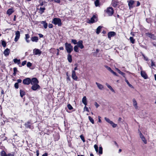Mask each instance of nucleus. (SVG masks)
<instances>
[{
  "instance_id": "obj_1",
  "label": "nucleus",
  "mask_w": 156,
  "mask_h": 156,
  "mask_svg": "<svg viewBox=\"0 0 156 156\" xmlns=\"http://www.w3.org/2000/svg\"><path fill=\"white\" fill-rule=\"evenodd\" d=\"M65 48L68 54L71 53L73 50V47L70 43H66L65 44Z\"/></svg>"
},
{
  "instance_id": "obj_2",
  "label": "nucleus",
  "mask_w": 156,
  "mask_h": 156,
  "mask_svg": "<svg viewBox=\"0 0 156 156\" xmlns=\"http://www.w3.org/2000/svg\"><path fill=\"white\" fill-rule=\"evenodd\" d=\"M52 23L55 25H57L58 26H61L62 25L61 20L59 18H54L52 21Z\"/></svg>"
},
{
  "instance_id": "obj_3",
  "label": "nucleus",
  "mask_w": 156,
  "mask_h": 156,
  "mask_svg": "<svg viewBox=\"0 0 156 156\" xmlns=\"http://www.w3.org/2000/svg\"><path fill=\"white\" fill-rule=\"evenodd\" d=\"M98 20L97 17L95 15H94L88 22L89 23H93L97 22Z\"/></svg>"
},
{
  "instance_id": "obj_4",
  "label": "nucleus",
  "mask_w": 156,
  "mask_h": 156,
  "mask_svg": "<svg viewBox=\"0 0 156 156\" xmlns=\"http://www.w3.org/2000/svg\"><path fill=\"white\" fill-rule=\"evenodd\" d=\"M106 12L109 16H112L114 12L113 8L112 7L107 8Z\"/></svg>"
},
{
  "instance_id": "obj_5",
  "label": "nucleus",
  "mask_w": 156,
  "mask_h": 156,
  "mask_svg": "<svg viewBox=\"0 0 156 156\" xmlns=\"http://www.w3.org/2000/svg\"><path fill=\"white\" fill-rule=\"evenodd\" d=\"M40 86L38 84V83H37L32 85L31 88L33 90L35 91L38 89H40Z\"/></svg>"
},
{
  "instance_id": "obj_6",
  "label": "nucleus",
  "mask_w": 156,
  "mask_h": 156,
  "mask_svg": "<svg viewBox=\"0 0 156 156\" xmlns=\"http://www.w3.org/2000/svg\"><path fill=\"white\" fill-rule=\"evenodd\" d=\"M31 82V79L29 78H27L24 79L23 81L24 84L29 85Z\"/></svg>"
},
{
  "instance_id": "obj_7",
  "label": "nucleus",
  "mask_w": 156,
  "mask_h": 156,
  "mask_svg": "<svg viewBox=\"0 0 156 156\" xmlns=\"http://www.w3.org/2000/svg\"><path fill=\"white\" fill-rule=\"evenodd\" d=\"M135 2V1L133 0H130L128 2V6L130 9L133 8L134 7V4Z\"/></svg>"
},
{
  "instance_id": "obj_8",
  "label": "nucleus",
  "mask_w": 156,
  "mask_h": 156,
  "mask_svg": "<svg viewBox=\"0 0 156 156\" xmlns=\"http://www.w3.org/2000/svg\"><path fill=\"white\" fill-rule=\"evenodd\" d=\"M33 54L35 55H38L40 56L41 53V51L39 49L35 48L33 51Z\"/></svg>"
},
{
  "instance_id": "obj_9",
  "label": "nucleus",
  "mask_w": 156,
  "mask_h": 156,
  "mask_svg": "<svg viewBox=\"0 0 156 156\" xmlns=\"http://www.w3.org/2000/svg\"><path fill=\"white\" fill-rule=\"evenodd\" d=\"M16 36L14 39V41L17 42L19 39L20 37V33L19 31H17L16 32Z\"/></svg>"
},
{
  "instance_id": "obj_10",
  "label": "nucleus",
  "mask_w": 156,
  "mask_h": 156,
  "mask_svg": "<svg viewBox=\"0 0 156 156\" xmlns=\"http://www.w3.org/2000/svg\"><path fill=\"white\" fill-rule=\"evenodd\" d=\"M39 83V81L36 78H33L31 79L30 83L32 85Z\"/></svg>"
},
{
  "instance_id": "obj_11",
  "label": "nucleus",
  "mask_w": 156,
  "mask_h": 156,
  "mask_svg": "<svg viewBox=\"0 0 156 156\" xmlns=\"http://www.w3.org/2000/svg\"><path fill=\"white\" fill-rule=\"evenodd\" d=\"M72 78L74 80H76V81H77L78 77L76 75L75 71L74 70H72Z\"/></svg>"
},
{
  "instance_id": "obj_12",
  "label": "nucleus",
  "mask_w": 156,
  "mask_h": 156,
  "mask_svg": "<svg viewBox=\"0 0 156 156\" xmlns=\"http://www.w3.org/2000/svg\"><path fill=\"white\" fill-rule=\"evenodd\" d=\"M146 36L153 40L156 39V36H155L153 34L149 33H146Z\"/></svg>"
},
{
  "instance_id": "obj_13",
  "label": "nucleus",
  "mask_w": 156,
  "mask_h": 156,
  "mask_svg": "<svg viewBox=\"0 0 156 156\" xmlns=\"http://www.w3.org/2000/svg\"><path fill=\"white\" fill-rule=\"evenodd\" d=\"M83 42L81 40L79 41L77 43V45L78 46V47L81 49H82L84 48V46L83 45Z\"/></svg>"
},
{
  "instance_id": "obj_14",
  "label": "nucleus",
  "mask_w": 156,
  "mask_h": 156,
  "mask_svg": "<svg viewBox=\"0 0 156 156\" xmlns=\"http://www.w3.org/2000/svg\"><path fill=\"white\" fill-rule=\"evenodd\" d=\"M140 74L142 77L146 79L148 78V76L144 71L142 70L140 72Z\"/></svg>"
},
{
  "instance_id": "obj_15",
  "label": "nucleus",
  "mask_w": 156,
  "mask_h": 156,
  "mask_svg": "<svg viewBox=\"0 0 156 156\" xmlns=\"http://www.w3.org/2000/svg\"><path fill=\"white\" fill-rule=\"evenodd\" d=\"M116 34L114 32H110L108 33V37L109 39H111V37H114Z\"/></svg>"
},
{
  "instance_id": "obj_16",
  "label": "nucleus",
  "mask_w": 156,
  "mask_h": 156,
  "mask_svg": "<svg viewBox=\"0 0 156 156\" xmlns=\"http://www.w3.org/2000/svg\"><path fill=\"white\" fill-rule=\"evenodd\" d=\"M139 135L140 137L142 139L143 141L144 142V143L145 144H146L147 143V141L146 140L144 136L142 134V133H141V132H140L139 133Z\"/></svg>"
},
{
  "instance_id": "obj_17",
  "label": "nucleus",
  "mask_w": 156,
  "mask_h": 156,
  "mask_svg": "<svg viewBox=\"0 0 156 156\" xmlns=\"http://www.w3.org/2000/svg\"><path fill=\"white\" fill-rule=\"evenodd\" d=\"M133 105L135 108L137 109L138 108V106H137V103L135 99H133Z\"/></svg>"
},
{
  "instance_id": "obj_18",
  "label": "nucleus",
  "mask_w": 156,
  "mask_h": 156,
  "mask_svg": "<svg viewBox=\"0 0 156 156\" xmlns=\"http://www.w3.org/2000/svg\"><path fill=\"white\" fill-rule=\"evenodd\" d=\"M31 40L33 42H37L38 41V38L37 37L34 36L31 37Z\"/></svg>"
},
{
  "instance_id": "obj_19",
  "label": "nucleus",
  "mask_w": 156,
  "mask_h": 156,
  "mask_svg": "<svg viewBox=\"0 0 156 156\" xmlns=\"http://www.w3.org/2000/svg\"><path fill=\"white\" fill-rule=\"evenodd\" d=\"M1 156H14L13 154H8L6 155L5 152L4 151H2L1 152Z\"/></svg>"
},
{
  "instance_id": "obj_20",
  "label": "nucleus",
  "mask_w": 156,
  "mask_h": 156,
  "mask_svg": "<svg viewBox=\"0 0 156 156\" xmlns=\"http://www.w3.org/2000/svg\"><path fill=\"white\" fill-rule=\"evenodd\" d=\"M9 49L8 48H7L5 50L4 52V54L5 56H8L9 55Z\"/></svg>"
},
{
  "instance_id": "obj_21",
  "label": "nucleus",
  "mask_w": 156,
  "mask_h": 156,
  "mask_svg": "<svg viewBox=\"0 0 156 156\" xmlns=\"http://www.w3.org/2000/svg\"><path fill=\"white\" fill-rule=\"evenodd\" d=\"M14 10L12 9H8L7 12V14L9 15H11L13 12Z\"/></svg>"
},
{
  "instance_id": "obj_22",
  "label": "nucleus",
  "mask_w": 156,
  "mask_h": 156,
  "mask_svg": "<svg viewBox=\"0 0 156 156\" xmlns=\"http://www.w3.org/2000/svg\"><path fill=\"white\" fill-rule=\"evenodd\" d=\"M82 102L85 106L87 105V99L86 96H84L82 98Z\"/></svg>"
},
{
  "instance_id": "obj_23",
  "label": "nucleus",
  "mask_w": 156,
  "mask_h": 156,
  "mask_svg": "<svg viewBox=\"0 0 156 156\" xmlns=\"http://www.w3.org/2000/svg\"><path fill=\"white\" fill-rule=\"evenodd\" d=\"M96 84L99 89L102 90L103 88V86L102 84L97 82H96Z\"/></svg>"
},
{
  "instance_id": "obj_24",
  "label": "nucleus",
  "mask_w": 156,
  "mask_h": 156,
  "mask_svg": "<svg viewBox=\"0 0 156 156\" xmlns=\"http://www.w3.org/2000/svg\"><path fill=\"white\" fill-rule=\"evenodd\" d=\"M25 39L26 40V41L28 43H29L30 42V40L28 39L30 37L29 35L28 34H27L25 35Z\"/></svg>"
},
{
  "instance_id": "obj_25",
  "label": "nucleus",
  "mask_w": 156,
  "mask_h": 156,
  "mask_svg": "<svg viewBox=\"0 0 156 156\" xmlns=\"http://www.w3.org/2000/svg\"><path fill=\"white\" fill-rule=\"evenodd\" d=\"M67 59L69 62L71 63L72 62V56L69 54L67 55Z\"/></svg>"
},
{
  "instance_id": "obj_26",
  "label": "nucleus",
  "mask_w": 156,
  "mask_h": 156,
  "mask_svg": "<svg viewBox=\"0 0 156 156\" xmlns=\"http://www.w3.org/2000/svg\"><path fill=\"white\" fill-rule=\"evenodd\" d=\"M13 61L15 63H17L18 65H19L20 63V59L15 58L13 60Z\"/></svg>"
},
{
  "instance_id": "obj_27",
  "label": "nucleus",
  "mask_w": 156,
  "mask_h": 156,
  "mask_svg": "<svg viewBox=\"0 0 156 156\" xmlns=\"http://www.w3.org/2000/svg\"><path fill=\"white\" fill-rule=\"evenodd\" d=\"M41 23V24L43 25L45 29H46L47 28L48 24L45 21H42Z\"/></svg>"
},
{
  "instance_id": "obj_28",
  "label": "nucleus",
  "mask_w": 156,
  "mask_h": 156,
  "mask_svg": "<svg viewBox=\"0 0 156 156\" xmlns=\"http://www.w3.org/2000/svg\"><path fill=\"white\" fill-rule=\"evenodd\" d=\"M101 28L102 27L99 26L97 29L96 33L98 34L101 32Z\"/></svg>"
},
{
  "instance_id": "obj_29",
  "label": "nucleus",
  "mask_w": 156,
  "mask_h": 156,
  "mask_svg": "<svg viewBox=\"0 0 156 156\" xmlns=\"http://www.w3.org/2000/svg\"><path fill=\"white\" fill-rule=\"evenodd\" d=\"M105 119L107 122L109 123L110 124H111L112 123V122H113L112 121L110 120L107 117H105Z\"/></svg>"
},
{
  "instance_id": "obj_30",
  "label": "nucleus",
  "mask_w": 156,
  "mask_h": 156,
  "mask_svg": "<svg viewBox=\"0 0 156 156\" xmlns=\"http://www.w3.org/2000/svg\"><path fill=\"white\" fill-rule=\"evenodd\" d=\"M20 96L21 97H23L25 95V92L22 90H20Z\"/></svg>"
},
{
  "instance_id": "obj_31",
  "label": "nucleus",
  "mask_w": 156,
  "mask_h": 156,
  "mask_svg": "<svg viewBox=\"0 0 156 156\" xmlns=\"http://www.w3.org/2000/svg\"><path fill=\"white\" fill-rule=\"evenodd\" d=\"M78 47L77 45H75L74 48V49L75 51L76 52H78L79 51Z\"/></svg>"
},
{
  "instance_id": "obj_32",
  "label": "nucleus",
  "mask_w": 156,
  "mask_h": 156,
  "mask_svg": "<svg viewBox=\"0 0 156 156\" xmlns=\"http://www.w3.org/2000/svg\"><path fill=\"white\" fill-rule=\"evenodd\" d=\"M1 42L3 46L4 47H5L6 45L5 41L4 40H2L1 41Z\"/></svg>"
},
{
  "instance_id": "obj_33",
  "label": "nucleus",
  "mask_w": 156,
  "mask_h": 156,
  "mask_svg": "<svg viewBox=\"0 0 156 156\" xmlns=\"http://www.w3.org/2000/svg\"><path fill=\"white\" fill-rule=\"evenodd\" d=\"M129 40L131 43L132 44H134L135 42V40L134 39L133 37H131L129 38Z\"/></svg>"
},
{
  "instance_id": "obj_34",
  "label": "nucleus",
  "mask_w": 156,
  "mask_h": 156,
  "mask_svg": "<svg viewBox=\"0 0 156 156\" xmlns=\"http://www.w3.org/2000/svg\"><path fill=\"white\" fill-rule=\"evenodd\" d=\"M88 119L93 124L94 123V119L90 116H88Z\"/></svg>"
},
{
  "instance_id": "obj_35",
  "label": "nucleus",
  "mask_w": 156,
  "mask_h": 156,
  "mask_svg": "<svg viewBox=\"0 0 156 156\" xmlns=\"http://www.w3.org/2000/svg\"><path fill=\"white\" fill-rule=\"evenodd\" d=\"M95 4L96 6H98L99 5V0H96L95 2Z\"/></svg>"
},
{
  "instance_id": "obj_36",
  "label": "nucleus",
  "mask_w": 156,
  "mask_h": 156,
  "mask_svg": "<svg viewBox=\"0 0 156 156\" xmlns=\"http://www.w3.org/2000/svg\"><path fill=\"white\" fill-rule=\"evenodd\" d=\"M45 9V8L41 7L40 8V11L41 13L42 14L43 12H44Z\"/></svg>"
},
{
  "instance_id": "obj_37",
  "label": "nucleus",
  "mask_w": 156,
  "mask_h": 156,
  "mask_svg": "<svg viewBox=\"0 0 156 156\" xmlns=\"http://www.w3.org/2000/svg\"><path fill=\"white\" fill-rule=\"evenodd\" d=\"M98 152L100 154H102V148L101 147H99V151Z\"/></svg>"
},
{
  "instance_id": "obj_38",
  "label": "nucleus",
  "mask_w": 156,
  "mask_h": 156,
  "mask_svg": "<svg viewBox=\"0 0 156 156\" xmlns=\"http://www.w3.org/2000/svg\"><path fill=\"white\" fill-rule=\"evenodd\" d=\"M80 137L81 138V139L82 140V141H83V142L84 143L85 142V141L84 138L83 136L82 135H81L80 136Z\"/></svg>"
},
{
  "instance_id": "obj_39",
  "label": "nucleus",
  "mask_w": 156,
  "mask_h": 156,
  "mask_svg": "<svg viewBox=\"0 0 156 156\" xmlns=\"http://www.w3.org/2000/svg\"><path fill=\"white\" fill-rule=\"evenodd\" d=\"M113 128H115L117 126V124H115L113 122L111 124Z\"/></svg>"
},
{
  "instance_id": "obj_40",
  "label": "nucleus",
  "mask_w": 156,
  "mask_h": 156,
  "mask_svg": "<svg viewBox=\"0 0 156 156\" xmlns=\"http://www.w3.org/2000/svg\"><path fill=\"white\" fill-rule=\"evenodd\" d=\"M30 122H28L27 123L25 124V125L26 127H29L30 126Z\"/></svg>"
},
{
  "instance_id": "obj_41",
  "label": "nucleus",
  "mask_w": 156,
  "mask_h": 156,
  "mask_svg": "<svg viewBox=\"0 0 156 156\" xmlns=\"http://www.w3.org/2000/svg\"><path fill=\"white\" fill-rule=\"evenodd\" d=\"M71 42L74 44H77V42L76 40L72 39L71 40Z\"/></svg>"
},
{
  "instance_id": "obj_42",
  "label": "nucleus",
  "mask_w": 156,
  "mask_h": 156,
  "mask_svg": "<svg viewBox=\"0 0 156 156\" xmlns=\"http://www.w3.org/2000/svg\"><path fill=\"white\" fill-rule=\"evenodd\" d=\"M67 107L69 109V110H72L73 108V107L70 104L68 105Z\"/></svg>"
},
{
  "instance_id": "obj_43",
  "label": "nucleus",
  "mask_w": 156,
  "mask_h": 156,
  "mask_svg": "<svg viewBox=\"0 0 156 156\" xmlns=\"http://www.w3.org/2000/svg\"><path fill=\"white\" fill-rule=\"evenodd\" d=\"M94 147L95 150L97 152H98V146L97 145L95 144L94 145Z\"/></svg>"
},
{
  "instance_id": "obj_44",
  "label": "nucleus",
  "mask_w": 156,
  "mask_h": 156,
  "mask_svg": "<svg viewBox=\"0 0 156 156\" xmlns=\"http://www.w3.org/2000/svg\"><path fill=\"white\" fill-rule=\"evenodd\" d=\"M125 81L130 87H132V85L129 83L127 80L125 79Z\"/></svg>"
},
{
  "instance_id": "obj_45",
  "label": "nucleus",
  "mask_w": 156,
  "mask_h": 156,
  "mask_svg": "<svg viewBox=\"0 0 156 156\" xmlns=\"http://www.w3.org/2000/svg\"><path fill=\"white\" fill-rule=\"evenodd\" d=\"M14 87L16 89H18L19 87V85L18 83H16L14 84Z\"/></svg>"
},
{
  "instance_id": "obj_46",
  "label": "nucleus",
  "mask_w": 156,
  "mask_h": 156,
  "mask_svg": "<svg viewBox=\"0 0 156 156\" xmlns=\"http://www.w3.org/2000/svg\"><path fill=\"white\" fill-rule=\"evenodd\" d=\"M32 66V64L30 62H28L27 64V66L28 67H30Z\"/></svg>"
},
{
  "instance_id": "obj_47",
  "label": "nucleus",
  "mask_w": 156,
  "mask_h": 156,
  "mask_svg": "<svg viewBox=\"0 0 156 156\" xmlns=\"http://www.w3.org/2000/svg\"><path fill=\"white\" fill-rule=\"evenodd\" d=\"M84 111H86L89 112V110H88V108L86 106H85V107H84Z\"/></svg>"
},
{
  "instance_id": "obj_48",
  "label": "nucleus",
  "mask_w": 156,
  "mask_h": 156,
  "mask_svg": "<svg viewBox=\"0 0 156 156\" xmlns=\"http://www.w3.org/2000/svg\"><path fill=\"white\" fill-rule=\"evenodd\" d=\"M142 56L144 58V59L146 61H147L148 60V58L147 57H146L144 55H142Z\"/></svg>"
},
{
  "instance_id": "obj_49",
  "label": "nucleus",
  "mask_w": 156,
  "mask_h": 156,
  "mask_svg": "<svg viewBox=\"0 0 156 156\" xmlns=\"http://www.w3.org/2000/svg\"><path fill=\"white\" fill-rule=\"evenodd\" d=\"M106 68L107 69L109 70V71H110L111 72L112 71V70L111 69V68L110 67H109L108 66H107L106 67Z\"/></svg>"
},
{
  "instance_id": "obj_50",
  "label": "nucleus",
  "mask_w": 156,
  "mask_h": 156,
  "mask_svg": "<svg viewBox=\"0 0 156 156\" xmlns=\"http://www.w3.org/2000/svg\"><path fill=\"white\" fill-rule=\"evenodd\" d=\"M151 66H150V67H153V66H155V64L153 62L152 60H151Z\"/></svg>"
},
{
  "instance_id": "obj_51",
  "label": "nucleus",
  "mask_w": 156,
  "mask_h": 156,
  "mask_svg": "<svg viewBox=\"0 0 156 156\" xmlns=\"http://www.w3.org/2000/svg\"><path fill=\"white\" fill-rule=\"evenodd\" d=\"M106 85L110 89L112 88V87L110 86L109 84L108 83H106Z\"/></svg>"
},
{
  "instance_id": "obj_52",
  "label": "nucleus",
  "mask_w": 156,
  "mask_h": 156,
  "mask_svg": "<svg viewBox=\"0 0 156 156\" xmlns=\"http://www.w3.org/2000/svg\"><path fill=\"white\" fill-rule=\"evenodd\" d=\"M26 63H27V61H23L22 63V66H24V65H25L26 64Z\"/></svg>"
},
{
  "instance_id": "obj_53",
  "label": "nucleus",
  "mask_w": 156,
  "mask_h": 156,
  "mask_svg": "<svg viewBox=\"0 0 156 156\" xmlns=\"http://www.w3.org/2000/svg\"><path fill=\"white\" fill-rule=\"evenodd\" d=\"M94 105L97 108H98L99 106V105L96 102H95Z\"/></svg>"
},
{
  "instance_id": "obj_54",
  "label": "nucleus",
  "mask_w": 156,
  "mask_h": 156,
  "mask_svg": "<svg viewBox=\"0 0 156 156\" xmlns=\"http://www.w3.org/2000/svg\"><path fill=\"white\" fill-rule=\"evenodd\" d=\"M120 74L122 75L124 77H125V74L123 72H121Z\"/></svg>"
},
{
  "instance_id": "obj_55",
  "label": "nucleus",
  "mask_w": 156,
  "mask_h": 156,
  "mask_svg": "<svg viewBox=\"0 0 156 156\" xmlns=\"http://www.w3.org/2000/svg\"><path fill=\"white\" fill-rule=\"evenodd\" d=\"M48 27L50 28H52L53 27V25L51 24H49Z\"/></svg>"
},
{
  "instance_id": "obj_56",
  "label": "nucleus",
  "mask_w": 156,
  "mask_h": 156,
  "mask_svg": "<svg viewBox=\"0 0 156 156\" xmlns=\"http://www.w3.org/2000/svg\"><path fill=\"white\" fill-rule=\"evenodd\" d=\"M17 82L18 83H21L22 82V80L20 79H19L17 80Z\"/></svg>"
},
{
  "instance_id": "obj_57",
  "label": "nucleus",
  "mask_w": 156,
  "mask_h": 156,
  "mask_svg": "<svg viewBox=\"0 0 156 156\" xmlns=\"http://www.w3.org/2000/svg\"><path fill=\"white\" fill-rule=\"evenodd\" d=\"M114 75L116 76H118L117 75L116 73L114 72L113 70L111 72Z\"/></svg>"
},
{
  "instance_id": "obj_58",
  "label": "nucleus",
  "mask_w": 156,
  "mask_h": 156,
  "mask_svg": "<svg viewBox=\"0 0 156 156\" xmlns=\"http://www.w3.org/2000/svg\"><path fill=\"white\" fill-rule=\"evenodd\" d=\"M98 122H99L101 123V119H100L101 117L100 116H98Z\"/></svg>"
},
{
  "instance_id": "obj_59",
  "label": "nucleus",
  "mask_w": 156,
  "mask_h": 156,
  "mask_svg": "<svg viewBox=\"0 0 156 156\" xmlns=\"http://www.w3.org/2000/svg\"><path fill=\"white\" fill-rule=\"evenodd\" d=\"M13 71H14V72L17 73V70L16 68H15V67L14 68H13Z\"/></svg>"
},
{
  "instance_id": "obj_60",
  "label": "nucleus",
  "mask_w": 156,
  "mask_h": 156,
  "mask_svg": "<svg viewBox=\"0 0 156 156\" xmlns=\"http://www.w3.org/2000/svg\"><path fill=\"white\" fill-rule=\"evenodd\" d=\"M56 50L57 51V52L56 53V55H59V49H58V48Z\"/></svg>"
},
{
  "instance_id": "obj_61",
  "label": "nucleus",
  "mask_w": 156,
  "mask_h": 156,
  "mask_svg": "<svg viewBox=\"0 0 156 156\" xmlns=\"http://www.w3.org/2000/svg\"><path fill=\"white\" fill-rule=\"evenodd\" d=\"M54 1L55 2L59 3L60 2V0H54Z\"/></svg>"
},
{
  "instance_id": "obj_62",
  "label": "nucleus",
  "mask_w": 156,
  "mask_h": 156,
  "mask_svg": "<svg viewBox=\"0 0 156 156\" xmlns=\"http://www.w3.org/2000/svg\"><path fill=\"white\" fill-rule=\"evenodd\" d=\"M38 34L40 38L42 37H43V35L41 34Z\"/></svg>"
},
{
  "instance_id": "obj_63",
  "label": "nucleus",
  "mask_w": 156,
  "mask_h": 156,
  "mask_svg": "<svg viewBox=\"0 0 156 156\" xmlns=\"http://www.w3.org/2000/svg\"><path fill=\"white\" fill-rule=\"evenodd\" d=\"M36 153H37V156H39V151L38 150H37L36 151Z\"/></svg>"
},
{
  "instance_id": "obj_64",
  "label": "nucleus",
  "mask_w": 156,
  "mask_h": 156,
  "mask_svg": "<svg viewBox=\"0 0 156 156\" xmlns=\"http://www.w3.org/2000/svg\"><path fill=\"white\" fill-rule=\"evenodd\" d=\"M41 156H48V154L45 153Z\"/></svg>"
}]
</instances>
